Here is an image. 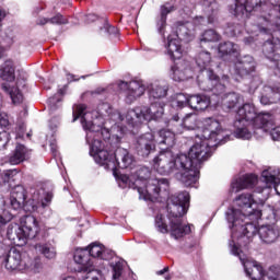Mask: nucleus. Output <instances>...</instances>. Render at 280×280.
Wrapping results in <instances>:
<instances>
[{"label":"nucleus","instance_id":"obj_1","mask_svg":"<svg viewBox=\"0 0 280 280\" xmlns=\"http://www.w3.org/2000/svg\"><path fill=\"white\" fill-rule=\"evenodd\" d=\"M203 140L196 142L188 152V164H186V172L179 173L177 178L185 187H191L198 183L200 175V167L202 163L210 159L211 148L218 145L224 139V129L222 124L215 118H206L203 121Z\"/></svg>","mask_w":280,"mask_h":280},{"label":"nucleus","instance_id":"obj_2","mask_svg":"<svg viewBox=\"0 0 280 280\" xmlns=\"http://www.w3.org/2000/svg\"><path fill=\"white\" fill-rule=\"evenodd\" d=\"M85 140L86 143L90 144L91 156H93L95 163L102 165L105 170L115 172L117 167H120V170H128V167H132L135 156H132V154H130V152L125 148L106 144L107 150H104V143H102V140L96 139L95 133L90 130L86 132Z\"/></svg>","mask_w":280,"mask_h":280},{"label":"nucleus","instance_id":"obj_3","mask_svg":"<svg viewBox=\"0 0 280 280\" xmlns=\"http://www.w3.org/2000/svg\"><path fill=\"white\" fill-rule=\"evenodd\" d=\"M225 218L232 231V240H237L240 248L248 246L253 237L259 233L256 222L261 220V210H253L246 214L231 208L225 212Z\"/></svg>","mask_w":280,"mask_h":280},{"label":"nucleus","instance_id":"obj_4","mask_svg":"<svg viewBox=\"0 0 280 280\" xmlns=\"http://www.w3.org/2000/svg\"><path fill=\"white\" fill-rule=\"evenodd\" d=\"M167 96V86L161 84H152L149 91V100L151 102L150 107H136L129 109L126 115V119L130 126H139L143 121H152L161 119L163 113H165V104L160 100Z\"/></svg>","mask_w":280,"mask_h":280},{"label":"nucleus","instance_id":"obj_5","mask_svg":"<svg viewBox=\"0 0 280 280\" xmlns=\"http://www.w3.org/2000/svg\"><path fill=\"white\" fill-rule=\"evenodd\" d=\"M189 209V192L182 191L177 195H174L170 198L167 203V213L171 220L170 222V233L175 240H180L185 235L191 233V226L183 224V215L187 214Z\"/></svg>","mask_w":280,"mask_h":280},{"label":"nucleus","instance_id":"obj_6","mask_svg":"<svg viewBox=\"0 0 280 280\" xmlns=\"http://www.w3.org/2000/svg\"><path fill=\"white\" fill-rule=\"evenodd\" d=\"M137 179L130 185L137 189L140 198L143 200H156L161 194L167 196L170 190V180L167 178H152V171L149 167L141 166L136 171Z\"/></svg>","mask_w":280,"mask_h":280},{"label":"nucleus","instance_id":"obj_7","mask_svg":"<svg viewBox=\"0 0 280 280\" xmlns=\"http://www.w3.org/2000/svg\"><path fill=\"white\" fill-rule=\"evenodd\" d=\"M279 5L280 0H234L228 10L238 21H246V19H250L252 12L268 13L267 19H271L277 14Z\"/></svg>","mask_w":280,"mask_h":280},{"label":"nucleus","instance_id":"obj_8","mask_svg":"<svg viewBox=\"0 0 280 280\" xmlns=\"http://www.w3.org/2000/svg\"><path fill=\"white\" fill-rule=\"evenodd\" d=\"M54 198V194L51 191H45V188H39L33 191V199L26 201V205H31V211H43V209H47L51 203V199ZM27 199V195L25 192V187L18 185L12 188L10 205L14 211H19V209H23L25 207V200Z\"/></svg>","mask_w":280,"mask_h":280},{"label":"nucleus","instance_id":"obj_9","mask_svg":"<svg viewBox=\"0 0 280 280\" xmlns=\"http://www.w3.org/2000/svg\"><path fill=\"white\" fill-rule=\"evenodd\" d=\"M189 163V158L187 154L174 155L171 150H165L160 152L158 156L153 159V167L161 174V176H170L174 172H187V165Z\"/></svg>","mask_w":280,"mask_h":280},{"label":"nucleus","instance_id":"obj_10","mask_svg":"<svg viewBox=\"0 0 280 280\" xmlns=\"http://www.w3.org/2000/svg\"><path fill=\"white\" fill-rule=\"evenodd\" d=\"M38 221L34 215H26L22 226H9L7 231L8 238L15 246H25L27 240H34L38 235Z\"/></svg>","mask_w":280,"mask_h":280},{"label":"nucleus","instance_id":"obj_11","mask_svg":"<svg viewBox=\"0 0 280 280\" xmlns=\"http://www.w3.org/2000/svg\"><path fill=\"white\" fill-rule=\"evenodd\" d=\"M86 110V105L81 104L78 105L75 107V109H73V119L72 121H78V119H80L81 117V124L83 126L84 130H90V132H93L94 135H101V137L104 139V141L108 140L109 145L113 148H121L119 147V139L112 137L110 138V130H108L107 128H104L102 126H97V124H95L94 121L91 120H86V118L84 117V115H86L85 113Z\"/></svg>","mask_w":280,"mask_h":280},{"label":"nucleus","instance_id":"obj_12","mask_svg":"<svg viewBox=\"0 0 280 280\" xmlns=\"http://www.w3.org/2000/svg\"><path fill=\"white\" fill-rule=\"evenodd\" d=\"M238 118L234 120V136L236 139H245L248 140L253 137V133L248 131L246 128L247 121H253L255 124L257 119V109H255V105L247 103L244 104L237 110Z\"/></svg>","mask_w":280,"mask_h":280},{"label":"nucleus","instance_id":"obj_13","mask_svg":"<svg viewBox=\"0 0 280 280\" xmlns=\"http://www.w3.org/2000/svg\"><path fill=\"white\" fill-rule=\"evenodd\" d=\"M230 250L232 255H235V257H238L240 261L244 266V270L246 275L252 280H270L268 278V273L270 272V269L267 270V272H264V267L261 265L257 264V261L250 262L248 258L246 257V254L240 249V246L235 244V241H230L229 243Z\"/></svg>","mask_w":280,"mask_h":280},{"label":"nucleus","instance_id":"obj_14","mask_svg":"<svg viewBox=\"0 0 280 280\" xmlns=\"http://www.w3.org/2000/svg\"><path fill=\"white\" fill-rule=\"evenodd\" d=\"M261 34H270L271 39H267L262 45V54L269 62L280 54V30L275 27L261 26L259 28Z\"/></svg>","mask_w":280,"mask_h":280},{"label":"nucleus","instance_id":"obj_15","mask_svg":"<svg viewBox=\"0 0 280 280\" xmlns=\"http://www.w3.org/2000/svg\"><path fill=\"white\" fill-rule=\"evenodd\" d=\"M206 75L208 80L200 84V89H202V91H211V93L217 97H222V95H225L224 92L226 91V84H229L230 80L229 75L223 74L220 80V78L217 77L215 72H213L211 69L206 70Z\"/></svg>","mask_w":280,"mask_h":280},{"label":"nucleus","instance_id":"obj_16","mask_svg":"<svg viewBox=\"0 0 280 280\" xmlns=\"http://www.w3.org/2000/svg\"><path fill=\"white\" fill-rule=\"evenodd\" d=\"M73 259L79 266L78 272H85L83 280H100L102 271L95 269V266L89 262L88 252H75Z\"/></svg>","mask_w":280,"mask_h":280},{"label":"nucleus","instance_id":"obj_17","mask_svg":"<svg viewBox=\"0 0 280 280\" xmlns=\"http://www.w3.org/2000/svg\"><path fill=\"white\" fill-rule=\"evenodd\" d=\"M133 148L139 156L145 159L156 150V138L152 132L141 135L133 142Z\"/></svg>","mask_w":280,"mask_h":280},{"label":"nucleus","instance_id":"obj_18","mask_svg":"<svg viewBox=\"0 0 280 280\" xmlns=\"http://www.w3.org/2000/svg\"><path fill=\"white\" fill-rule=\"evenodd\" d=\"M119 89L126 90V102L132 104V102L139 100L143 93H145V85L141 81H121Z\"/></svg>","mask_w":280,"mask_h":280},{"label":"nucleus","instance_id":"obj_19","mask_svg":"<svg viewBox=\"0 0 280 280\" xmlns=\"http://www.w3.org/2000/svg\"><path fill=\"white\" fill-rule=\"evenodd\" d=\"M25 257L16 248H11L4 259L7 270H25Z\"/></svg>","mask_w":280,"mask_h":280},{"label":"nucleus","instance_id":"obj_20","mask_svg":"<svg viewBox=\"0 0 280 280\" xmlns=\"http://www.w3.org/2000/svg\"><path fill=\"white\" fill-rule=\"evenodd\" d=\"M254 71L255 59L249 55L244 56L234 65V73L238 75V78H247V75H250Z\"/></svg>","mask_w":280,"mask_h":280},{"label":"nucleus","instance_id":"obj_21","mask_svg":"<svg viewBox=\"0 0 280 280\" xmlns=\"http://www.w3.org/2000/svg\"><path fill=\"white\" fill-rule=\"evenodd\" d=\"M236 206L238 208H232L234 211H240V213H245L248 215V212L250 211H259V209H253V205H255L257 201L255 200L254 196L246 192L242 194L238 197L235 198Z\"/></svg>","mask_w":280,"mask_h":280},{"label":"nucleus","instance_id":"obj_22","mask_svg":"<svg viewBox=\"0 0 280 280\" xmlns=\"http://www.w3.org/2000/svg\"><path fill=\"white\" fill-rule=\"evenodd\" d=\"M261 180L266 183V187H273L278 196H280V171L269 167L262 171Z\"/></svg>","mask_w":280,"mask_h":280},{"label":"nucleus","instance_id":"obj_23","mask_svg":"<svg viewBox=\"0 0 280 280\" xmlns=\"http://www.w3.org/2000/svg\"><path fill=\"white\" fill-rule=\"evenodd\" d=\"M258 235L262 244H275L279 237L280 232L275 225H261L258 228Z\"/></svg>","mask_w":280,"mask_h":280},{"label":"nucleus","instance_id":"obj_24","mask_svg":"<svg viewBox=\"0 0 280 280\" xmlns=\"http://www.w3.org/2000/svg\"><path fill=\"white\" fill-rule=\"evenodd\" d=\"M257 183V177L254 174H248L232 180L231 183V191L237 194V191H242V189H250L255 187Z\"/></svg>","mask_w":280,"mask_h":280},{"label":"nucleus","instance_id":"obj_25","mask_svg":"<svg viewBox=\"0 0 280 280\" xmlns=\"http://www.w3.org/2000/svg\"><path fill=\"white\" fill-rule=\"evenodd\" d=\"M155 143H159V145H165L166 150H168V148H174L176 143V128L161 129L158 132Z\"/></svg>","mask_w":280,"mask_h":280},{"label":"nucleus","instance_id":"obj_26","mask_svg":"<svg viewBox=\"0 0 280 280\" xmlns=\"http://www.w3.org/2000/svg\"><path fill=\"white\" fill-rule=\"evenodd\" d=\"M22 86H25V81H19L16 82V86H10L7 83H3L1 85L2 91H4V93H7L8 95H10L12 103L13 104H22L23 103V93H21V89Z\"/></svg>","mask_w":280,"mask_h":280},{"label":"nucleus","instance_id":"obj_27","mask_svg":"<svg viewBox=\"0 0 280 280\" xmlns=\"http://www.w3.org/2000/svg\"><path fill=\"white\" fill-rule=\"evenodd\" d=\"M210 104H211V100L207 97V95H202V94L188 95V106L192 108V110H207Z\"/></svg>","mask_w":280,"mask_h":280},{"label":"nucleus","instance_id":"obj_28","mask_svg":"<svg viewBox=\"0 0 280 280\" xmlns=\"http://www.w3.org/2000/svg\"><path fill=\"white\" fill-rule=\"evenodd\" d=\"M189 63L179 61L172 67V78L175 82H185V80H189Z\"/></svg>","mask_w":280,"mask_h":280},{"label":"nucleus","instance_id":"obj_29","mask_svg":"<svg viewBox=\"0 0 280 280\" xmlns=\"http://www.w3.org/2000/svg\"><path fill=\"white\" fill-rule=\"evenodd\" d=\"M240 104H242V95L235 92H230L221 96L223 110H233V108H237Z\"/></svg>","mask_w":280,"mask_h":280},{"label":"nucleus","instance_id":"obj_30","mask_svg":"<svg viewBox=\"0 0 280 280\" xmlns=\"http://www.w3.org/2000/svg\"><path fill=\"white\" fill-rule=\"evenodd\" d=\"M166 50L171 60H180L183 56V48L180 47V42L172 36L167 37Z\"/></svg>","mask_w":280,"mask_h":280},{"label":"nucleus","instance_id":"obj_31","mask_svg":"<svg viewBox=\"0 0 280 280\" xmlns=\"http://www.w3.org/2000/svg\"><path fill=\"white\" fill-rule=\"evenodd\" d=\"M218 49L221 58L224 60H231L237 57V46L232 42L220 43Z\"/></svg>","mask_w":280,"mask_h":280},{"label":"nucleus","instance_id":"obj_32","mask_svg":"<svg viewBox=\"0 0 280 280\" xmlns=\"http://www.w3.org/2000/svg\"><path fill=\"white\" fill-rule=\"evenodd\" d=\"M174 12V5L165 3L161 7L160 18L158 19V32L162 36L165 34V25H167V14Z\"/></svg>","mask_w":280,"mask_h":280},{"label":"nucleus","instance_id":"obj_33","mask_svg":"<svg viewBox=\"0 0 280 280\" xmlns=\"http://www.w3.org/2000/svg\"><path fill=\"white\" fill-rule=\"evenodd\" d=\"M27 160V148L23 144H18L15 150L9 156V163L11 165H19L23 161Z\"/></svg>","mask_w":280,"mask_h":280},{"label":"nucleus","instance_id":"obj_34","mask_svg":"<svg viewBox=\"0 0 280 280\" xmlns=\"http://www.w3.org/2000/svg\"><path fill=\"white\" fill-rule=\"evenodd\" d=\"M254 124L258 128H272L275 126V115L270 112H261L257 114Z\"/></svg>","mask_w":280,"mask_h":280},{"label":"nucleus","instance_id":"obj_35","mask_svg":"<svg viewBox=\"0 0 280 280\" xmlns=\"http://www.w3.org/2000/svg\"><path fill=\"white\" fill-rule=\"evenodd\" d=\"M97 113L101 117H110L112 119H119L124 121V116L117 110H113V106L108 103H101L97 107Z\"/></svg>","mask_w":280,"mask_h":280},{"label":"nucleus","instance_id":"obj_36","mask_svg":"<svg viewBox=\"0 0 280 280\" xmlns=\"http://www.w3.org/2000/svg\"><path fill=\"white\" fill-rule=\"evenodd\" d=\"M88 253L89 255V260L88 262L92 264L93 266V260H91V257H101V259H106L104 257V248H102V245L93 243L90 245V248L86 249H78L77 253Z\"/></svg>","mask_w":280,"mask_h":280},{"label":"nucleus","instance_id":"obj_37","mask_svg":"<svg viewBox=\"0 0 280 280\" xmlns=\"http://www.w3.org/2000/svg\"><path fill=\"white\" fill-rule=\"evenodd\" d=\"M0 78L7 82H13L15 74L12 61L8 60L0 67Z\"/></svg>","mask_w":280,"mask_h":280},{"label":"nucleus","instance_id":"obj_38","mask_svg":"<svg viewBox=\"0 0 280 280\" xmlns=\"http://www.w3.org/2000/svg\"><path fill=\"white\" fill-rule=\"evenodd\" d=\"M35 249L38 253H42L46 259H55L56 258V249L49 243H39L35 245Z\"/></svg>","mask_w":280,"mask_h":280},{"label":"nucleus","instance_id":"obj_39","mask_svg":"<svg viewBox=\"0 0 280 280\" xmlns=\"http://www.w3.org/2000/svg\"><path fill=\"white\" fill-rule=\"evenodd\" d=\"M176 36L179 40H186V43L191 42L194 38V31L189 30L187 25L180 24L176 28Z\"/></svg>","mask_w":280,"mask_h":280},{"label":"nucleus","instance_id":"obj_40","mask_svg":"<svg viewBox=\"0 0 280 280\" xmlns=\"http://www.w3.org/2000/svg\"><path fill=\"white\" fill-rule=\"evenodd\" d=\"M196 63L200 71H205L211 65V52L200 51L196 57Z\"/></svg>","mask_w":280,"mask_h":280},{"label":"nucleus","instance_id":"obj_41","mask_svg":"<svg viewBox=\"0 0 280 280\" xmlns=\"http://www.w3.org/2000/svg\"><path fill=\"white\" fill-rule=\"evenodd\" d=\"M218 40H220V34L213 28L206 30L199 37L200 45L202 43H218Z\"/></svg>","mask_w":280,"mask_h":280},{"label":"nucleus","instance_id":"obj_42","mask_svg":"<svg viewBox=\"0 0 280 280\" xmlns=\"http://www.w3.org/2000/svg\"><path fill=\"white\" fill-rule=\"evenodd\" d=\"M275 18H268L267 15H262V19L267 22L268 27H273V30H280V5L276 9Z\"/></svg>","mask_w":280,"mask_h":280},{"label":"nucleus","instance_id":"obj_43","mask_svg":"<svg viewBox=\"0 0 280 280\" xmlns=\"http://www.w3.org/2000/svg\"><path fill=\"white\" fill-rule=\"evenodd\" d=\"M183 126L187 128V130H196L198 127V116L196 114H188L183 119Z\"/></svg>","mask_w":280,"mask_h":280},{"label":"nucleus","instance_id":"obj_44","mask_svg":"<svg viewBox=\"0 0 280 280\" xmlns=\"http://www.w3.org/2000/svg\"><path fill=\"white\" fill-rule=\"evenodd\" d=\"M277 102H280V94L271 92V95H262L260 97V104L262 106H270V104H277Z\"/></svg>","mask_w":280,"mask_h":280},{"label":"nucleus","instance_id":"obj_45","mask_svg":"<svg viewBox=\"0 0 280 280\" xmlns=\"http://www.w3.org/2000/svg\"><path fill=\"white\" fill-rule=\"evenodd\" d=\"M39 268H43V264L40 262V258H26L25 259V270H33V272H38Z\"/></svg>","mask_w":280,"mask_h":280},{"label":"nucleus","instance_id":"obj_46","mask_svg":"<svg viewBox=\"0 0 280 280\" xmlns=\"http://www.w3.org/2000/svg\"><path fill=\"white\" fill-rule=\"evenodd\" d=\"M110 267L113 269V279H119V277H121V273L124 272V261L118 260L116 262H112Z\"/></svg>","mask_w":280,"mask_h":280},{"label":"nucleus","instance_id":"obj_47","mask_svg":"<svg viewBox=\"0 0 280 280\" xmlns=\"http://www.w3.org/2000/svg\"><path fill=\"white\" fill-rule=\"evenodd\" d=\"M101 32L107 34L108 36H117L119 34V30L108 23V20H105L104 25L100 28Z\"/></svg>","mask_w":280,"mask_h":280},{"label":"nucleus","instance_id":"obj_48","mask_svg":"<svg viewBox=\"0 0 280 280\" xmlns=\"http://www.w3.org/2000/svg\"><path fill=\"white\" fill-rule=\"evenodd\" d=\"M48 21L50 25H67V23H69V20H67V18L61 13H57L55 16L48 18Z\"/></svg>","mask_w":280,"mask_h":280},{"label":"nucleus","instance_id":"obj_49","mask_svg":"<svg viewBox=\"0 0 280 280\" xmlns=\"http://www.w3.org/2000/svg\"><path fill=\"white\" fill-rule=\"evenodd\" d=\"M155 229H158L159 233H170L167 224L163 221L162 215L155 218Z\"/></svg>","mask_w":280,"mask_h":280},{"label":"nucleus","instance_id":"obj_50","mask_svg":"<svg viewBox=\"0 0 280 280\" xmlns=\"http://www.w3.org/2000/svg\"><path fill=\"white\" fill-rule=\"evenodd\" d=\"M16 174H18L16 171H12V170L4 171L1 175L3 183L14 182L16 178Z\"/></svg>","mask_w":280,"mask_h":280},{"label":"nucleus","instance_id":"obj_51","mask_svg":"<svg viewBox=\"0 0 280 280\" xmlns=\"http://www.w3.org/2000/svg\"><path fill=\"white\" fill-rule=\"evenodd\" d=\"M176 102L179 108H185V106H189V96L179 93L177 94Z\"/></svg>","mask_w":280,"mask_h":280},{"label":"nucleus","instance_id":"obj_52","mask_svg":"<svg viewBox=\"0 0 280 280\" xmlns=\"http://www.w3.org/2000/svg\"><path fill=\"white\" fill-rule=\"evenodd\" d=\"M8 143H10V133L5 130L0 131V150H4Z\"/></svg>","mask_w":280,"mask_h":280},{"label":"nucleus","instance_id":"obj_53","mask_svg":"<svg viewBox=\"0 0 280 280\" xmlns=\"http://www.w3.org/2000/svg\"><path fill=\"white\" fill-rule=\"evenodd\" d=\"M279 275H280L279 267H277V266L269 267V272H268L269 280H279Z\"/></svg>","mask_w":280,"mask_h":280},{"label":"nucleus","instance_id":"obj_54","mask_svg":"<svg viewBox=\"0 0 280 280\" xmlns=\"http://www.w3.org/2000/svg\"><path fill=\"white\" fill-rule=\"evenodd\" d=\"M10 126V118L5 112H0V128H8Z\"/></svg>","mask_w":280,"mask_h":280},{"label":"nucleus","instance_id":"obj_55","mask_svg":"<svg viewBox=\"0 0 280 280\" xmlns=\"http://www.w3.org/2000/svg\"><path fill=\"white\" fill-rule=\"evenodd\" d=\"M272 65L271 67L275 69L276 75L280 73V52L276 55V57L270 61Z\"/></svg>","mask_w":280,"mask_h":280},{"label":"nucleus","instance_id":"obj_56","mask_svg":"<svg viewBox=\"0 0 280 280\" xmlns=\"http://www.w3.org/2000/svg\"><path fill=\"white\" fill-rule=\"evenodd\" d=\"M273 141H280V127H275L270 131Z\"/></svg>","mask_w":280,"mask_h":280},{"label":"nucleus","instance_id":"obj_57","mask_svg":"<svg viewBox=\"0 0 280 280\" xmlns=\"http://www.w3.org/2000/svg\"><path fill=\"white\" fill-rule=\"evenodd\" d=\"M85 21H86V23H93V22L97 21V15L95 13H90L86 15Z\"/></svg>","mask_w":280,"mask_h":280},{"label":"nucleus","instance_id":"obj_58","mask_svg":"<svg viewBox=\"0 0 280 280\" xmlns=\"http://www.w3.org/2000/svg\"><path fill=\"white\" fill-rule=\"evenodd\" d=\"M50 151L52 156L56 159L58 156V145L56 143H50Z\"/></svg>","mask_w":280,"mask_h":280},{"label":"nucleus","instance_id":"obj_59","mask_svg":"<svg viewBox=\"0 0 280 280\" xmlns=\"http://www.w3.org/2000/svg\"><path fill=\"white\" fill-rule=\"evenodd\" d=\"M5 253H8V247L0 241V257H3Z\"/></svg>","mask_w":280,"mask_h":280},{"label":"nucleus","instance_id":"obj_60","mask_svg":"<svg viewBox=\"0 0 280 280\" xmlns=\"http://www.w3.org/2000/svg\"><path fill=\"white\" fill-rule=\"evenodd\" d=\"M47 23H49V18H39L36 21V25H47Z\"/></svg>","mask_w":280,"mask_h":280},{"label":"nucleus","instance_id":"obj_61","mask_svg":"<svg viewBox=\"0 0 280 280\" xmlns=\"http://www.w3.org/2000/svg\"><path fill=\"white\" fill-rule=\"evenodd\" d=\"M229 30H230L232 36H237V34H240V32H242V31L240 30V26H236L234 30H232L231 27H229Z\"/></svg>","mask_w":280,"mask_h":280},{"label":"nucleus","instance_id":"obj_62","mask_svg":"<svg viewBox=\"0 0 280 280\" xmlns=\"http://www.w3.org/2000/svg\"><path fill=\"white\" fill-rule=\"evenodd\" d=\"M165 272H170V267H164L162 270L158 271L156 275H165Z\"/></svg>","mask_w":280,"mask_h":280},{"label":"nucleus","instance_id":"obj_63","mask_svg":"<svg viewBox=\"0 0 280 280\" xmlns=\"http://www.w3.org/2000/svg\"><path fill=\"white\" fill-rule=\"evenodd\" d=\"M61 280H78V279H75V277L68 276V277L61 278Z\"/></svg>","mask_w":280,"mask_h":280},{"label":"nucleus","instance_id":"obj_64","mask_svg":"<svg viewBox=\"0 0 280 280\" xmlns=\"http://www.w3.org/2000/svg\"><path fill=\"white\" fill-rule=\"evenodd\" d=\"M54 100H56V98L55 97L48 98V104L51 105L54 103Z\"/></svg>","mask_w":280,"mask_h":280}]
</instances>
